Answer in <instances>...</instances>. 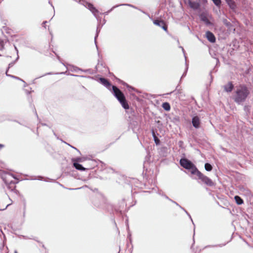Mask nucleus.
Returning a JSON list of instances; mask_svg holds the SVG:
<instances>
[{"label": "nucleus", "instance_id": "nucleus-1", "mask_svg": "<svg viewBox=\"0 0 253 253\" xmlns=\"http://www.w3.org/2000/svg\"><path fill=\"white\" fill-rule=\"evenodd\" d=\"M250 94L248 87L245 84H240L236 86L233 95V99L238 103L244 102Z\"/></svg>", "mask_w": 253, "mask_h": 253}, {"label": "nucleus", "instance_id": "nucleus-2", "mask_svg": "<svg viewBox=\"0 0 253 253\" xmlns=\"http://www.w3.org/2000/svg\"><path fill=\"white\" fill-rule=\"evenodd\" d=\"M112 89L114 96L118 100L122 107L126 110L128 109L129 106L124 93L115 85L112 86Z\"/></svg>", "mask_w": 253, "mask_h": 253}, {"label": "nucleus", "instance_id": "nucleus-3", "mask_svg": "<svg viewBox=\"0 0 253 253\" xmlns=\"http://www.w3.org/2000/svg\"><path fill=\"white\" fill-rule=\"evenodd\" d=\"M194 174H196L198 178L201 180V181L207 185L209 186L214 185V182L210 178L201 172L197 168H195Z\"/></svg>", "mask_w": 253, "mask_h": 253}, {"label": "nucleus", "instance_id": "nucleus-4", "mask_svg": "<svg viewBox=\"0 0 253 253\" xmlns=\"http://www.w3.org/2000/svg\"><path fill=\"white\" fill-rule=\"evenodd\" d=\"M180 164L182 167L186 169H191L192 173H194L195 169L196 168V167L191 161L188 159L185 158L181 159L180 160Z\"/></svg>", "mask_w": 253, "mask_h": 253}, {"label": "nucleus", "instance_id": "nucleus-5", "mask_svg": "<svg viewBox=\"0 0 253 253\" xmlns=\"http://www.w3.org/2000/svg\"><path fill=\"white\" fill-rule=\"evenodd\" d=\"M153 23L155 25L162 27L165 31H168V27L164 20H155Z\"/></svg>", "mask_w": 253, "mask_h": 253}, {"label": "nucleus", "instance_id": "nucleus-6", "mask_svg": "<svg viewBox=\"0 0 253 253\" xmlns=\"http://www.w3.org/2000/svg\"><path fill=\"white\" fill-rule=\"evenodd\" d=\"M201 123L200 119L198 116H196L193 117L192 119V124L195 128H199L200 127Z\"/></svg>", "mask_w": 253, "mask_h": 253}, {"label": "nucleus", "instance_id": "nucleus-7", "mask_svg": "<svg viewBox=\"0 0 253 253\" xmlns=\"http://www.w3.org/2000/svg\"><path fill=\"white\" fill-rule=\"evenodd\" d=\"M222 87L225 92H231L234 88V85L232 82H229L226 84L223 85Z\"/></svg>", "mask_w": 253, "mask_h": 253}, {"label": "nucleus", "instance_id": "nucleus-8", "mask_svg": "<svg viewBox=\"0 0 253 253\" xmlns=\"http://www.w3.org/2000/svg\"><path fill=\"white\" fill-rule=\"evenodd\" d=\"M206 38L211 42H215V38L212 33L210 31H207L206 33Z\"/></svg>", "mask_w": 253, "mask_h": 253}, {"label": "nucleus", "instance_id": "nucleus-9", "mask_svg": "<svg viewBox=\"0 0 253 253\" xmlns=\"http://www.w3.org/2000/svg\"><path fill=\"white\" fill-rule=\"evenodd\" d=\"M188 4L189 6L195 10L198 9L200 7V4L198 2L193 1L191 0H188Z\"/></svg>", "mask_w": 253, "mask_h": 253}, {"label": "nucleus", "instance_id": "nucleus-10", "mask_svg": "<svg viewBox=\"0 0 253 253\" xmlns=\"http://www.w3.org/2000/svg\"><path fill=\"white\" fill-rule=\"evenodd\" d=\"M87 8L89 9L94 15L96 16L98 14V10L91 3H87Z\"/></svg>", "mask_w": 253, "mask_h": 253}, {"label": "nucleus", "instance_id": "nucleus-11", "mask_svg": "<svg viewBox=\"0 0 253 253\" xmlns=\"http://www.w3.org/2000/svg\"><path fill=\"white\" fill-rule=\"evenodd\" d=\"M99 80L100 83L107 87H109L111 86V84L108 80L105 78H100Z\"/></svg>", "mask_w": 253, "mask_h": 253}, {"label": "nucleus", "instance_id": "nucleus-12", "mask_svg": "<svg viewBox=\"0 0 253 253\" xmlns=\"http://www.w3.org/2000/svg\"><path fill=\"white\" fill-rule=\"evenodd\" d=\"M229 7L232 9H235L236 7L235 2L233 0H226Z\"/></svg>", "mask_w": 253, "mask_h": 253}, {"label": "nucleus", "instance_id": "nucleus-13", "mask_svg": "<svg viewBox=\"0 0 253 253\" xmlns=\"http://www.w3.org/2000/svg\"><path fill=\"white\" fill-rule=\"evenodd\" d=\"M201 19L206 23V24L209 25L211 24L210 20L208 19V17L204 14H201L200 16Z\"/></svg>", "mask_w": 253, "mask_h": 253}, {"label": "nucleus", "instance_id": "nucleus-14", "mask_svg": "<svg viewBox=\"0 0 253 253\" xmlns=\"http://www.w3.org/2000/svg\"><path fill=\"white\" fill-rule=\"evenodd\" d=\"M234 199L237 205H242L244 203L243 199L239 196H235L234 197Z\"/></svg>", "mask_w": 253, "mask_h": 253}, {"label": "nucleus", "instance_id": "nucleus-15", "mask_svg": "<svg viewBox=\"0 0 253 253\" xmlns=\"http://www.w3.org/2000/svg\"><path fill=\"white\" fill-rule=\"evenodd\" d=\"M73 165L74 167L80 170H84L85 168H84L81 165L78 164L77 163H74Z\"/></svg>", "mask_w": 253, "mask_h": 253}, {"label": "nucleus", "instance_id": "nucleus-16", "mask_svg": "<svg viewBox=\"0 0 253 253\" xmlns=\"http://www.w3.org/2000/svg\"><path fill=\"white\" fill-rule=\"evenodd\" d=\"M162 107L166 111H169L170 109V105L168 102L163 103Z\"/></svg>", "mask_w": 253, "mask_h": 253}, {"label": "nucleus", "instance_id": "nucleus-17", "mask_svg": "<svg viewBox=\"0 0 253 253\" xmlns=\"http://www.w3.org/2000/svg\"><path fill=\"white\" fill-rule=\"evenodd\" d=\"M205 168L206 170L210 171L212 170V167L211 164L209 163H206L205 165Z\"/></svg>", "mask_w": 253, "mask_h": 253}, {"label": "nucleus", "instance_id": "nucleus-18", "mask_svg": "<svg viewBox=\"0 0 253 253\" xmlns=\"http://www.w3.org/2000/svg\"><path fill=\"white\" fill-rule=\"evenodd\" d=\"M5 183L7 185H8V187H10V185H11V188H15V183H13L12 182V181H5Z\"/></svg>", "mask_w": 253, "mask_h": 253}, {"label": "nucleus", "instance_id": "nucleus-19", "mask_svg": "<svg viewBox=\"0 0 253 253\" xmlns=\"http://www.w3.org/2000/svg\"><path fill=\"white\" fill-rule=\"evenodd\" d=\"M213 3L217 6H219L221 4V0H212Z\"/></svg>", "mask_w": 253, "mask_h": 253}, {"label": "nucleus", "instance_id": "nucleus-20", "mask_svg": "<svg viewBox=\"0 0 253 253\" xmlns=\"http://www.w3.org/2000/svg\"><path fill=\"white\" fill-rule=\"evenodd\" d=\"M153 136L154 137V140L156 144H159L160 143V140L158 138V137L155 135V133L153 132Z\"/></svg>", "mask_w": 253, "mask_h": 253}, {"label": "nucleus", "instance_id": "nucleus-21", "mask_svg": "<svg viewBox=\"0 0 253 253\" xmlns=\"http://www.w3.org/2000/svg\"><path fill=\"white\" fill-rule=\"evenodd\" d=\"M3 147H4V145L0 144V149H2Z\"/></svg>", "mask_w": 253, "mask_h": 253}, {"label": "nucleus", "instance_id": "nucleus-22", "mask_svg": "<svg viewBox=\"0 0 253 253\" xmlns=\"http://www.w3.org/2000/svg\"><path fill=\"white\" fill-rule=\"evenodd\" d=\"M14 253H17V252L16 251H15L14 252Z\"/></svg>", "mask_w": 253, "mask_h": 253}]
</instances>
